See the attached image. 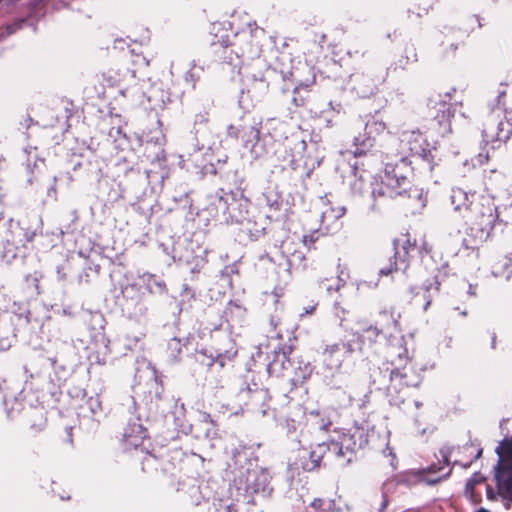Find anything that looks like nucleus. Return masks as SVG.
<instances>
[{"mask_svg": "<svg viewBox=\"0 0 512 512\" xmlns=\"http://www.w3.org/2000/svg\"><path fill=\"white\" fill-rule=\"evenodd\" d=\"M401 151L399 159L395 163H387L384 170V177L381 178V184L386 186V191L377 189L376 181L372 190V195H388L390 197H407L411 201V207L414 211H420L426 206L427 194L423 188L411 185L410 176L412 175V161L408 159V154L413 157H419L430 163L431 145L420 131H407L401 136Z\"/></svg>", "mask_w": 512, "mask_h": 512, "instance_id": "nucleus-1", "label": "nucleus"}, {"mask_svg": "<svg viewBox=\"0 0 512 512\" xmlns=\"http://www.w3.org/2000/svg\"><path fill=\"white\" fill-rule=\"evenodd\" d=\"M353 436L345 432H336V435L327 443L318 444L316 449L309 452V461L302 464L304 470H312L319 466L324 452L335 456L336 458L347 457V461H351L350 455L355 448ZM303 454H308L306 450H302Z\"/></svg>", "mask_w": 512, "mask_h": 512, "instance_id": "nucleus-2", "label": "nucleus"}, {"mask_svg": "<svg viewBox=\"0 0 512 512\" xmlns=\"http://www.w3.org/2000/svg\"><path fill=\"white\" fill-rule=\"evenodd\" d=\"M498 464L495 468V478L499 495L505 503V508L510 509L512 502V436L504 439L496 448Z\"/></svg>", "mask_w": 512, "mask_h": 512, "instance_id": "nucleus-3", "label": "nucleus"}, {"mask_svg": "<svg viewBox=\"0 0 512 512\" xmlns=\"http://www.w3.org/2000/svg\"><path fill=\"white\" fill-rule=\"evenodd\" d=\"M495 206L488 197H482L480 202H471V207L466 212V223L472 225L481 235L487 229H491L495 221Z\"/></svg>", "mask_w": 512, "mask_h": 512, "instance_id": "nucleus-4", "label": "nucleus"}, {"mask_svg": "<svg viewBox=\"0 0 512 512\" xmlns=\"http://www.w3.org/2000/svg\"><path fill=\"white\" fill-rule=\"evenodd\" d=\"M439 471L442 473L438 477H433L432 474L435 472L434 466H431L428 469L409 470L398 477V482L407 486H413L421 482H425L428 485H434L447 477L450 473L448 465L440 467Z\"/></svg>", "mask_w": 512, "mask_h": 512, "instance_id": "nucleus-5", "label": "nucleus"}, {"mask_svg": "<svg viewBox=\"0 0 512 512\" xmlns=\"http://www.w3.org/2000/svg\"><path fill=\"white\" fill-rule=\"evenodd\" d=\"M387 129L386 123L379 119H371L365 125V134L355 136L354 145L357 147L354 151L355 156L364 153V149L372 145V140L381 135Z\"/></svg>", "mask_w": 512, "mask_h": 512, "instance_id": "nucleus-6", "label": "nucleus"}, {"mask_svg": "<svg viewBox=\"0 0 512 512\" xmlns=\"http://www.w3.org/2000/svg\"><path fill=\"white\" fill-rule=\"evenodd\" d=\"M382 177H384V175L379 176V178H374V181L373 182L370 181L369 185H368L367 182L371 178L370 174L367 173L366 171H362L361 173H359L358 169L355 168L353 171V180L350 181L351 190L355 194L362 195L365 193V191L367 190L368 187L370 188V190H373L374 184L377 181L378 182V185L376 186L377 189H382V190L386 191V189H387L386 186L384 184H381ZM370 194H372V191H370ZM371 197L373 199L385 198V197L391 198L388 195L380 196L378 194L375 197L373 195H371Z\"/></svg>", "mask_w": 512, "mask_h": 512, "instance_id": "nucleus-7", "label": "nucleus"}, {"mask_svg": "<svg viewBox=\"0 0 512 512\" xmlns=\"http://www.w3.org/2000/svg\"><path fill=\"white\" fill-rule=\"evenodd\" d=\"M352 352L353 349L350 344L327 346L323 352L324 363L329 370L337 371L342 366L344 357Z\"/></svg>", "mask_w": 512, "mask_h": 512, "instance_id": "nucleus-8", "label": "nucleus"}, {"mask_svg": "<svg viewBox=\"0 0 512 512\" xmlns=\"http://www.w3.org/2000/svg\"><path fill=\"white\" fill-rule=\"evenodd\" d=\"M321 205V222L326 228L331 227L346 213V208L344 206L333 205L327 197L321 199Z\"/></svg>", "mask_w": 512, "mask_h": 512, "instance_id": "nucleus-9", "label": "nucleus"}, {"mask_svg": "<svg viewBox=\"0 0 512 512\" xmlns=\"http://www.w3.org/2000/svg\"><path fill=\"white\" fill-rule=\"evenodd\" d=\"M146 438V431L137 422L130 423L123 434V442L127 449L137 448Z\"/></svg>", "mask_w": 512, "mask_h": 512, "instance_id": "nucleus-10", "label": "nucleus"}, {"mask_svg": "<svg viewBox=\"0 0 512 512\" xmlns=\"http://www.w3.org/2000/svg\"><path fill=\"white\" fill-rule=\"evenodd\" d=\"M474 197V194L469 195L464 189L457 187L451 190L450 201L454 210L462 213L469 210L471 202L475 201Z\"/></svg>", "mask_w": 512, "mask_h": 512, "instance_id": "nucleus-11", "label": "nucleus"}, {"mask_svg": "<svg viewBox=\"0 0 512 512\" xmlns=\"http://www.w3.org/2000/svg\"><path fill=\"white\" fill-rule=\"evenodd\" d=\"M460 107L462 108V102H459V103H455L452 107H448L447 109L445 110H442L441 113L442 115H438L437 116V119H438V123H439V126H440V133L442 135H446L448 133H450L452 131V126H451V117L454 116V113L456 112V108L457 107Z\"/></svg>", "mask_w": 512, "mask_h": 512, "instance_id": "nucleus-12", "label": "nucleus"}, {"mask_svg": "<svg viewBox=\"0 0 512 512\" xmlns=\"http://www.w3.org/2000/svg\"><path fill=\"white\" fill-rule=\"evenodd\" d=\"M260 131L254 127L249 128V139L245 142V147L250 150L251 154L258 158L264 153V149L257 143Z\"/></svg>", "mask_w": 512, "mask_h": 512, "instance_id": "nucleus-13", "label": "nucleus"}, {"mask_svg": "<svg viewBox=\"0 0 512 512\" xmlns=\"http://www.w3.org/2000/svg\"><path fill=\"white\" fill-rule=\"evenodd\" d=\"M140 279L151 293H163L165 291V284L150 273H143L140 275Z\"/></svg>", "mask_w": 512, "mask_h": 512, "instance_id": "nucleus-14", "label": "nucleus"}, {"mask_svg": "<svg viewBox=\"0 0 512 512\" xmlns=\"http://www.w3.org/2000/svg\"><path fill=\"white\" fill-rule=\"evenodd\" d=\"M311 507L315 510H323L330 512L340 511L342 508L339 505H336L335 500H323V499H315L311 503Z\"/></svg>", "mask_w": 512, "mask_h": 512, "instance_id": "nucleus-15", "label": "nucleus"}, {"mask_svg": "<svg viewBox=\"0 0 512 512\" xmlns=\"http://www.w3.org/2000/svg\"><path fill=\"white\" fill-rule=\"evenodd\" d=\"M403 370H404L403 372L399 368H396L395 370H393L391 372L392 379H395V378L406 379L408 377V370H409L407 365H405L403 367Z\"/></svg>", "mask_w": 512, "mask_h": 512, "instance_id": "nucleus-16", "label": "nucleus"}, {"mask_svg": "<svg viewBox=\"0 0 512 512\" xmlns=\"http://www.w3.org/2000/svg\"><path fill=\"white\" fill-rule=\"evenodd\" d=\"M397 270V266L396 264H391L388 268H382L379 270V275L381 276H387L389 275L390 273H392L393 271Z\"/></svg>", "mask_w": 512, "mask_h": 512, "instance_id": "nucleus-17", "label": "nucleus"}, {"mask_svg": "<svg viewBox=\"0 0 512 512\" xmlns=\"http://www.w3.org/2000/svg\"><path fill=\"white\" fill-rule=\"evenodd\" d=\"M345 282H346V279H345V277H344V271H343V270H341V271L339 272V275H338V282H337V285H336V287H335V290H336V291H337V290H339L342 286H344V285H345Z\"/></svg>", "mask_w": 512, "mask_h": 512, "instance_id": "nucleus-18", "label": "nucleus"}, {"mask_svg": "<svg viewBox=\"0 0 512 512\" xmlns=\"http://www.w3.org/2000/svg\"><path fill=\"white\" fill-rule=\"evenodd\" d=\"M398 358H399V361H398L399 365H401L402 362H405L406 364L410 363L409 360H408L407 350L406 349L403 350V353H399Z\"/></svg>", "mask_w": 512, "mask_h": 512, "instance_id": "nucleus-19", "label": "nucleus"}, {"mask_svg": "<svg viewBox=\"0 0 512 512\" xmlns=\"http://www.w3.org/2000/svg\"><path fill=\"white\" fill-rule=\"evenodd\" d=\"M366 284H367V282H359V283L357 284V289H361V288H362L364 285H366ZM377 285H378V282H377V281L368 283V286H369L370 288H375V287H377Z\"/></svg>", "mask_w": 512, "mask_h": 512, "instance_id": "nucleus-20", "label": "nucleus"}, {"mask_svg": "<svg viewBox=\"0 0 512 512\" xmlns=\"http://www.w3.org/2000/svg\"><path fill=\"white\" fill-rule=\"evenodd\" d=\"M127 77L134 78L135 77L134 72L133 71H126L125 75H123V78L115 79V82H120V81L124 80Z\"/></svg>", "mask_w": 512, "mask_h": 512, "instance_id": "nucleus-21", "label": "nucleus"}, {"mask_svg": "<svg viewBox=\"0 0 512 512\" xmlns=\"http://www.w3.org/2000/svg\"><path fill=\"white\" fill-rule=\"evenodd\" d=\"M314 310H315V306L314 305L305 307L304 308V312L301 313V316H303L304 314H311V313H313Z\"/></svg>", "mask_w": 512, "mask_h": 512, "instance_id": "nucleus-22", "label": "nucleus"}, {"mask_svg": "<svg viewBox=\"0 0 512 512\" xmlns=\"http://www.w3.org/2000/svg\"><path fill=\"white\" fill-rule=\"evenodd\" d=\"M506 120H507V123L511 125V132H512V109L506 113Z\"/></svg>", "mask_w": 512, "mask_h": 512, "instance_id": "nucleus-23", "label": "nucleus"}, {"mask_svg": "<svg viewBox=\"0 0 512 512\" xmlns=\"http://www.w3.org/2000/svg\"><path fill=\"white\" fill-rule=\"evenodd\" d=\"M411 247L410 241H402V248L405 250V253H407L408 248Z\"/></svg>", "mask_w": 512, "mask_h": 512, "instance_id": "nucleus-24", "label": "nucleus"}, {"mask_svg": "<svg viewBox=\"0 0 512 512\" xmlns=\"http://www.w3.org/2000/svg\"><path fill=\"white\" fill-rule=\"evenodd\" d=\"M384 452H385V453L387 452V453H388V455L392 457V460H394V459H395V455H394V453H393V450H392L390 447H387V448L385 449V451H384ZM391 464L393 465V461H391Z\"/></svg>", "mask_w": 512, "mask_h": 512, "instance_id": "nucleus-25", "label": "nucleus"}, {"mask_svg": "<svg viewBox=\"0 0 512 512\" xmlns=\"http://www.w3.org/2000/svg\"><path fill=\"white\" fill-rule=\"evenodd\" d=\"M400 242H401V240H400V239H398V240H396V241H395V243H394V245H395V250H396L395 254H396L397 256H399V257H400V254H401V253H400V251H399V248H398V246H399Z\"/></svg>", "mask_w": 512, "mask_h": 512, "instance_id": "nucleus-26", "label": "nucleus"}, {"mask_svg": "<svg viewBox=\"0 0 512 512\" xmlns=\"http://www.w3.org/2000/svg\"><path fill=\"white\" fill-rule=\"evenodd\" d=\"M404 384L407 386H414V385H417V381L416 380H405Z\"/></svg>", "mask_w": 512, "mask_h": 512, "instance_id": "nucleus-27", "label": "nucleus"}, {"mask_svg": "<svg viewBox=\"0 0 512 512\" xmlns=\"http://www.w3.org/2000/svg\"><path fill=\"white\" fill-rule=\"evenodd\" d=\"M271 208H274V209H278L279 208V204L277 201H274L273 203H270L269 204Z\"/></svg>", "mask_w": 512, "mask_h": 512, "instance_id": "nucleus-28", "label": "nucleus"}, {"mask_svg": "<svg viewBox=\"0 0 512 512\" xmlns=\"http://www.w3.org/2000/svg\"><path fill=\"white\" fill-rule=\"evenodd\" d=\"M431 304V299H428L423 307V310L426 311L428 309V307L430 306Z\"/></svg>", "mask_w": 512, "mask_h": 512, "instance_id": "nucleus-29", "label": "nucleus"}, {"mask_svg": "<svg viewBox=\"0 0 512 512\" xmlns=\"http://www.w3.org/2000/svg\"><path fill=\"white\" fill-rule=\"evenodd\" d=\"M42 1H43V0H31V3H32V5H34V6H38V5H40V4H41V2H42Z\"/></svg>", "mask_w": 512, "mask_h": 512, "instance_id": "nucleus-30", "label": "nucleus"}, {"mask_svg": "<svg viewBox=\"0 0 512 512\" xmlns=\"http://www.w3.org/2000/svg\"><path fill=\"white\" fill-rule=\"evenodd\" d=\"M459 113H460V115H461L463 118L468 117V114H467V112H466V111H461V110H460V111H459Z\"/></svg>", "mask_w": 512, "mask_h": 512, "instance_id": "nucleus-31", "label": "nucleus"}, {"mask_svg": "<svg viewBox=\"0 0 512 512\" xmlns=\"http://www.w3.org/2000/svg\"><path fill=\"white\" fill-rule=\"evenodd\" d=\"M386 505H387V501H386V500H384V501L382 502V504H381V508H380V509H381V510L385 509V508H386Z\"/></svg>", "mask_w": 512, "mask_h": 512, "instance_id": "nucleus-32", "label": "nucleus"}, {"mask_svg": "<svg viewBox=\"0 0 512 512\" xmlns=\"http://www.w3.org/2000/svg\"><path fill=\"white\" fill-rule=\"evenodd\" d=\"M7 30H8V34L13 33L15 31V29H12V27H10V26L7 27Z\"/></svg>", "mask_w": 512, "mask_h": 512, "instance_id": "nucleus-33", "label": "nucleus"}, {"mask_svg": "<svg viewBox=\"0 0 512 512\" xmlns=\"http://www.w3.org/2000/svg\"><path fill=\"white\" fill-rule=\"evenodd\" d=\"M476 512H489L488 510L484 509V508H480L478 509Z\"/></svg>", "mask_w": 512, "mask_h": 512, "instance_id": "nucleus-34", "label": "nucleus"}, {"mask_svg": "<svg viewBox=\"0 0 512 512\" xmlns=\"http://www.w3.org/2000/svg\"><path fill=\"white\" fill-rule=\"evenodd\" d=\"M369 331H372L373 333L378 334V330H377V328L370 329Z\"/></svg>", "mask_w": 512, "mask_h": 512, "instance_id": "nucleus-35", "label": "nucleus"}]
</instances>
